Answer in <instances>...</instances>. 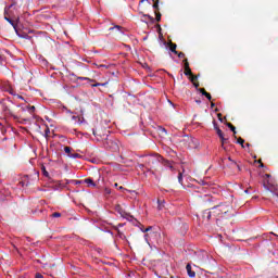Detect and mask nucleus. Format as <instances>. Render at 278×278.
<instances>
[{
	"instance_id": "52",
	"label": "nucleus",
	"mask_w": 278,
	"mask_h": 278,
	"mask_svg": "<svg viewBox=\"0 0 278 278\" xmlns=\"http://www.w3.org/2000/svg\"><path fill=\"white\" fill-rule=\"evenodd\" d=\"M232 132H233V136H236V134H237L236 129H235V131H232Z\"/></svg>"
},
{
	"instance_id": "20",
	"label": "nucleus",
	"mask_w": 278,
	"mask_h": 278,
	"mask_svg": "<svg viewBox=\"0 0 278 278\" xmlns=\"http://www.w3.org/2000/svg\"><path fill=\"white\" fill-rule=\"evenodd\" d=\"M26 108L30 114H34V112H36V106L34 105L33 106L27 105Z\"/></svg>"
},
{
	"instance_id": "33",
	"label": "nucleus",
	"mask_w": 278,
	"mask_h": 278,
	"mask_svg": "<svg viewBox=\"0 0 278 278\" xmlns=\"http://www.w3.org/2000/svg\"><path fill=\"white\" fill-rule=\"evenodd\" d=\"M208 101H212V94L210 92H206L205 96Z\"/></svg>"
},
{
	"instance_id": "53",
	"label": "nucleus",
	"mask_w": 278,
	"mask_h": 278,
	"mask_svg": "<svg viewBox=\"0 0 278 278\" xmlns=\"http://www.w3.org/2000/svg\"><path fill=\"white\" fill-rule=\"evenodd\" d=\"M247 147H251V143H247Z\"/></svg>"
},
{
	"instance_id": "13",
	"label": "nucleus",
	"mask_w": 278,
	"mask_h": 278,
	"mask_svg": "<svg viewBox=\"0 0 278 278\" xmlns=\"http://www.w3.org/2000/svg\"><path fill=\"white\" fill-rule=\"evenodd\" d=\"M190 81L193 84L194 88H199V81H197V76L189 77Z\"/></svg>"
},
{
	"instance_id": "35",
	"label": "nucleus",
	"mask_w": 278,
	"mask_h": 278,
	"mask_svg": "<svg viewBox=\"0 0 278 278\" xmlns=\"http://www.w3.org/2000/svg\"><path fill=\"white\" fill-rule=\"evenodd\" d=\"M204 201H212V195H204Z\"/></svg>"
},
{
	"instance_id": "46",
	"label": "nucleus",
	"mask_w": 278,
	"mask_h": 278,
	"mask_svg": "<svg viewBox=\"0 0 278 278\" xmlns=\"http://www.w3.org/2000/svg\"><path fill=\"white\" fill-rule=\"evenodd\" d=\"M114 28L115 29H123V27H121V26H115Z\"/></svg>"
},
{
	"instance_id": "44",
	"label": "nucleus",
	"mask_w": 278,
	"mask_h": 278,
	"mask_svg": "<svg viewBox=\"0 0 278 278\" xmlns=\"http://www.w3.org/2000/svg\"><path fill=\"white\" fill-rule=\"evenodd\" d=\"M139 168H144V164H138Z\"/></svg>"
},
{
	"instance_id": "41",
	"label": "nucleus",
	"mask_w": 278,
	"mask_h": 278,
	"mask_svg": "<svg viewBox=\"0 0 278 278\" xmlns=\"http://www.w3.org/2000/svg\"><path fill=\"white\" fill-rule=\"evenodd\" d=\"M218 138H219L220 140H223V139L225 138V135L222 134V135L218 136Z\"/></svg>"
},
{
	"instance_id": "10",
	"label": "nucleus",
	"mask_w": 278,
	"mask_h": 278,
	"mask_svg": "<svg viewBox=\"0 0 278 278\" xmlns=\"http://www.w3.org/2000/svg\"><path fill=\"white\" fill-rule=\"evenodd\" d=\"M168 47H169V51H172V53H175V55H177L178 51H177V43H174V42H169L168 43Z\"/></svg>"
},
{
	"instance_id": "42",
	"label": "nucleus",
	"mask_w": 278,
	"mask_h": 278,
	"mask_svg": "<svg viewBox=\"0 0 278 278\" xmlns=\"http://www.w3.org/2000/svg\"><path fill=\"white\" fill-rule=\"evenodd\" d=\"M15 97H17V99H22V100L24 99L23 96H20V94H16V93H15Z\"/></svg>"
},
{
	"instance_id": "31",
	"label": "nucleus",
	"mask_w": 278,
	"mask_h": 278,
	"mask_svg": "<svg viewBox=\"0 0 278 278\" xmlns=\"http://www.w3.org/2000/svg\"><path fill=\"white\" fill-rule=\"evenodd\" d=\"M215 129L217 131V136H222L223 130L220 128H218V126H215Z\"/></svg>"
},
{
	"instance_id": "49",
	"label": "nucleus",
	"mask_w": 278,
	"mask_h": 278,
	"mask_svg": "<svg viewBox=\"0 0 278 278\" xmlns=\"http://www.w3.org/2000/svg\"><path fill=\"white\" fill-rule=\"evenodd\" d=\"M146 1H149V0H140V3H144Z\"/></svg>"
},
{
	"instance_id": "30",
	"label": "nucleus",
	"mask_w": 278,
	"mask_h": 278,
	"mask_svg": "<svg viewBox=\"0 0 278 278\" xmlns=\"http://www.w3.org/2000/svg\"><path fill=\"white\" fill-rule=\"evenodd\" d=\"M60 216H62V214L58 212L52 214V218H60Z\"/></svg>"
},
{
	"instance_id": "32",
	"label": "nucleus",
	"mask_w": 278,
	"mask_h": 278,
	"mask_svg": "<svg viewBox=\"0 0 278 278\" xmlns=\"http://www.w3.org/2000/svg\"><path fill=\"white\" fill-rule=\"evenodd\" d=\"M114 188H118V190H125V187H123V186H119V187H118V184H117V182L114 184Z\"/></svg>"
},
{
	"instance_id": "2",
	"label": "nucleus",
	"mask_w": 278,
	"mask_h": 278,
	"mask_svg": "<svg viewBox=\"0 0 278 278\" xmlns=\"http://www.w3.org/2000/svg\"><path fill=\"white\" fill-rule=\"evenodd\" d=\"M160 162H162V156L157 154L146 157V164L149 168H155Z\"/></svg>"
},
{
	"instance_id": "12",
	"label": "nucleus",
	"mask_w": 278,
	"mask_h": 278,
	"mask_svg": "<svg viewBox=\"0 0 278 278\" xmlns=\"http://www.w3.org/2000/svg\"><path fill=\"white\" fill-rule=\"evenodd\" d=\"M212 216H214V213H212V210L211 211H205L203 213V218H206V220H212Z\"/></svg>"
},
{
	"instance_id": "38",
	"label": "nucleus",
	"mask_w": 278,
	"mask_h": 278,
	"mask_svg": "<svg viewBox=\"0 0 278 278\" xmlns=\"http://www.w3.org/2000/svg\"><path fill=\"white\" fill-rule=\"evenodd\" d=\"M217 118H218V121L223 122V114L218 113Z\"/></svg>"
},
{
	"instance_id": "17",
	"label": "nucleus",
	"mask_w": 278,
	"mask_h": 278,
	"mask_svg": "<svg viewBox=\"0 0 278 278\" xmlns=\"http://www.w3.org/2000/svg\"><path fill=\"white\" fill-rule=\"evenodd\" d=\"M92 86V88H98V86H103V87H105V86H108V83H96V84H93V85H91Z\"/></svg>"
},
{
	"instance_id": "28",
	"label": "nucleus",
	"mask_w": 278,
	"mask_h": 278,
	"mask_svg": "<svg viewBox=\"0 0 278 278\" xmlns=\"http://www.w3.org/2000/svg\"><path fill=\"white\" fill-rule=\"evenodd\" d=\"M164 165L168 166V168L173 170V165L170 164V161H165Z\"/></svg>"
},
{
	"instance_id": "14",
	"label": "nucleus",
	"mask_w": 278,
	"mask_h": 278,
	"mask_svg": "<svg viewBox=\"0 0 278 278\" xmlns=\"http://www.w3.org/2000/svg\"><path fill=\"white\" fill-rule=\"evenodd\" d=\"M152 1H153L152 8L155 10V12H157V10H160V0H152Z\"/></svg>"
},
{
	"instance_id": "29",
	"label": "nucleus",
	"mask_w": 278,
	"mask_h": 278,
	"mask_svg": "<svg viewBox=\"0 0 278 278\" xmlns=\"http://www.w3.org/2000/svg\"><path fill=\"white\" fill-rule=\"evenodd\" d=\"M157 203H159V206H157V208L159 210H162V207H164V201H157Z\"/></svg>"
},
{
	"instance_id": "36",
	"label": "nucleus",
	"mask_w": 278,
	"mask_h": 278,
	"mask_svg": "<svg viewBox=\"0 0 278 278\" xmlns=\"http://www.w3.org/2000/svg\"><path fill=\"white\" fill-rule=\"evenodd\" d=\"M150 236H151V233L147 232V233L144 235V240L149 242Z\"/></svg>"
},
{
	"instance_id": "54",
	"label": "nucleus",
	"mask_w": 278,
	"mask_h": 278,
	"mask_svg": "<svg viewBox=\"0 0 278 278\" xmlns=\"http://www.w3.org/2000/svg\"><path fill=\"white\" fill-rule=\"evenodd\" d=\"M73 118L75 119V118H77V116H73Z\"/></svg>"
},
{
	"instance_id": "19",
	"label": "nucleus",
	"mask_w": 278,
	"mask_h": 278,
	"mask_svg": "<svg viewBox=\"0 0 278 278\" xmlns=\"http://www.w3.org/2000/svg\"><path fill=\"white\" fill-rule=\"evenodd\" d=\"M178 182L184 185V174L181 172L178 174Z\"/></svg>"
},
{
	"instance_id": "22",
	"label": "nucleus",
	"mask_w": 278,
	"mask_h": 278,
	"mask_svg": "<svg viewBox=\"0 0 278 278\" xmlns=\"http://www.w3.org/2000/svg\"><path fill=\"white\" fill-rule=\"evenodd\" d=\"M151 229H153V226H149V227L146 228V229H142V228H141V231H142V233H149V231H151Z\"/></svg>"
},
{
	"instance_id": "48",
	"label": "nucleus",
	"mask_w": 278,
	"mask_h": 278,
	"mask_svg": "<svg viewBox=\"0 0 278 278\" xmlns=\"http://www.w3.org/2000/svg\"><path fill=\"white\" fill-rule=\"evenodd\" d=\"M216 104L214 102L211 103V108H214Z\"/></svg>"
},
{
	"instance_id": "6",
	"label": "nucleus",
	"mask_w": 278,
	"mask_h": 278,
	"mask_svg": "<svg viewBox=\"0 0 278 278\" xmlns=\"http://www.w3.org/2000/svg\"><path fill=\"white\" fill-rule=\"evenodd\" d=\"M115 212H117V214L121 215L122 218H127V216H128L127 212H125V210H123V206H121V204H117L115 206Z\"/></svg>"
},
{
	"instance_id": "39",
	"label": "nucleus",
	"mask_w": 278,
	"mask_h": 278,
	"mask_svg": "<svg viewBox=\"0 0 278 278\" xmlns=\"http://www.w3.org/2000/svg\"><path fill=\"white\" fill-rule=\"evenodd\" d=\"M78 156H79V154H77V153L70 154V157H78Z\"/></svg>"
},
{
	"instance_id": "4",
	"label": "nucleus",
	"mask_w": 278,
	"mask_h": 278,
	"mask_svg": "<svg viewBox=\"0 0 278 278\" xmlns=\"http://www.w3.org/2000/svg\"><path fill=\"white\" fill-rule=\"evenodd\" d=\"M181 142L187 149H194V147H197V143H194V138L192 137L185 136Z\"/></svg>"
},
{
	"instance_id": "5",
	"label": "nucleus",
	"mask_w": 278,
	"mask_h": 278,
	"mask_svg": "<svg viewBox=\"0 0 278 278\" xmlns=\"http://www.w3.org/2000/svg\"><path fill=\"white\" fill-rule=\"evenodd\" d=\"M184 64H185V75L187 77H194V75H192V70H190V63L188 62V59L184 60Z\"/></svg>"
},
{
	"instance_id": "43",
	"label": "nucleus",
	"mask_w": 278,
	"mask_h": 278,
	"mask_svg": "<svg viewBox=\"0 0 278 278\" xmlns=\"http://www.w3.org/2000/svg\"><path fill=\"white\" fill-rule=\"evenodd\" d=\"M99 67H100V68H108V66H105V65H103V64L99 65Z\"/></svg>"
},
{
	"instance_id": "24",
	"label": "nucleus",
	"mask_w": 278,
	"mask_h": 278,
	"mask_svg": "<svg viewBox=\"0 0 278 278\" xmlns=\"http://www.w3.org/2000/svg\"><path fill=\"white\" fill-rule=\"evenodd\" d=\"M198 90H199V92H200L203 97H205L206 93H207V91L205 90V88H200V89H198Z\"/></svg>"
},
{
	"instance_id": "11",
	"label": "nucleus",
	"mask_w": 278,
	"mask_h": 278,
	"mask_svg": "<svg viewBox=\"0 0 278 278\" xmlns=\"http://www.w3.org/2000/svg\"><path fill=\"white\" fill-rule=\"evenodd\" d=\"M85 184H87L89 187L91 188H97V184L94 182V180L92 178H86Z\"/></svg>"
},
{
	"instance_id": "51",
	"label": "nucleus",
	"mask_w": 278,
	"mask_h": 278,
	"mask_svg": "<svg viewBox=\"0 0 278 278\" xmlns=\"http://www.w3.org/2000/svg\"><path fill=\"white\" fill-rule=\"evenodd\" d=\"M260 166H261V168H264V163H261V165H260Z\"/></svg>"
},
{
	"instance_id": "18",
	"label": "nucleus",
	"mask_w": 278,
	"mask_h": 278,
	"mask_svg": "<svg viewBox=\"0 0 278 278\" xmlns=\"http://www.w3.org/2000/svg\"><path fill=\"white\" fill-rule=\"evenodd\" d=\"M41 170L45 177H49V172H47V167H45V165L41 166Z\"/></svg>"
},
{
	"instance_id": "26",
	"label": "nucleus",
	"mask_w": 278,
	"mask_h": 278,
	"mask_svg": "<svg viewBox=\"0 0 278 278\" xmlns=\"http://www.w3.org/2000/svg\"><path fill=\"white\" fill-rule=\"evenodd\" d=\"M230 162H232V164H235V166H237L238 170H241L240 165H238V163H236V161L231 160V157L228 159Z\"/></svg>"
},
{
	"instance_id": "21",
	"label": "nucleus",
	"mask_w": 278,
	"mask_h": 278,
	"mask_svg": "<svg viewBox=\"0 0 278 278\" xmlns=\"http://www.w3.org/2000/svg\"><path fill=\"white\" fill-rule=\"evenodd\" d=\"M64 151H65V153H67L68 157H71V151H73V148H71V147H65V148H64Z\"/></svg>"
},
{
	"instance_id": "25",
	"label": "nucleus",
	"mask_w": 278,
	"mask_h": 278,
	"mask_svg": "<svg viewBox=\"0 0 278 278\" xmlns=\"http://www.w3.org/2000/svg\"><path fill=\"white\" fill-rule=\"evenodd\" d=\"M237 142H238V144H241L242 148H244V139L239 138V139L237 140Z\"/></svg>"
},
{
	"instance_id": "16",
	"label": "nucleus",
	"mask_w": 278,
	"mask_h": 278,
	"mask_svg": "<svg viewBox=\"0 0 278 278\" xmlns=\"http://www.w3.org/2000/svg\"><path fill=\"white\" fill-rule=\"evenodd\" d=\"M154 14L156 16V22L160 23L162 21V13H160L159 11H154Z\"/></svg>"
},
{
	"instance_id": "50",
	"label": "nucleus",
	"mask_w": 278,
	"mask_h": 278,
	"mask_svg": "<svg viewBox=\"0 0 278 278\" xmlns=\"http://www.w3.org/2000/svg\"><path fill=\"white\" fill-rule=\"evenodd\" d=\"M93 136H97V131L92 130Z\"/></svg>"
},
{
	"instance_id": "47",
	"label": "nucleus",
	"mask_w": 278,
	"mask_h": 278,
	"mask_svg": "<svg viewBox=\"0 0 278 278\" xmlns=\"http://www.w3.org/2000/svg\"><path fill=\"white\" fill-rule=\"evenodd\" d=\"M195 103H198V105H200V103H201V100H195Z\"/></svg>"
},
{
	"instance_id": "34",
	"label": "nucleus",
	"mask_w": 278,
	"mask_h": 278,
	"mask_svg": "<svg viewBox=\"0 0 278 278\" xmlns=\"http://www.w3.org/2000/svg\"><path fill=\"white\" fill-rule=\"evenodd\" d=\"M177 55H178V58H186V53H184V52H178Z\"/></svg>"
},
{
	"instance_id": "8",
	"label": "nucleus",
	"mask_w": 278,
	"mask_h": 278,
	"mask_svg": "<svg viewBox=\"0 0 278 278\" xmlns=\"http://www.w3.org/2000/svg\"><path fill=\"white\" fill-rule=\"evenodd\" d=\"M16 17H10L9 15H4V21H7L8 23H10V25H12V27H14V29H16Z\"/></svg>"
},
{
	"instance_id": "40",
	"label": "nucleus",
	"mask_w": 278,
	"mask_h": 278,
	"mask_svg": "<svg viewBox=\"0 0 278 278\" xmlns=\"http://www.w3.org/2000/svg\"><path fill=\"white\" fill-rule=\"evenodd\" d=\"M5 60V56L4 55H0V64L1 62H3Z\"/></svg>"
},
{
	"instance_id": "3",
	"label": "nucleus",
	"mask_w": 278,
	"mask_h": 278,
	"mask_svg": "<svg viewBox=\"0 0 278 278\" xmlns=\"http://www.w3.org/2000/svg\"><path fill=\"white\" fill-rule=\"evenodd\" d=\"M4 16H9L10 18H18L14 3L4 9Z\"/></svg>"
},
{
	"instance_id": "45",
	"label": "nucleus",
	"mask_w": 278,
	"mask_h": 278,
	"mask_svg": "<svg viewBox=\"0 0 278 278\" xmlns=\"http://www.w3.org/2000/svg\"><path fill=\"white\" fill-rule=\"evenodd\" d=\"M147 16L148 18H150V21H153V17H151V15H144Z\"/></svg>"
},
{
	"instance_id": "27",
	"label": "nucleus",
	"mask_w": 278,
	"mask_h": 278,
	"mask_svg": "<svg viewBox=\"0 0 278 278\" xmlns=\"http://www.w3.org/2000/svg\"><path fill=\"white\" fill-rule=\"evenodd\" d=\"M227 140H229L228 138H223L220 139V142H222V147H225V144L227 143Z\"/></svg>"
},
{
	"instance_id": "37",
	"label": "nucleus",
	"mask_w": 278,
	"mask_h": 278,
	"mask_svg": "<svg viewBox=\"0 0 278 278\" xmlns=\"http://www.w3.org/2000/svg\"><path fill=\"white\" fill-rule=\"evenodd\" d=\"M35 278H45V276H42V274L37 273V274L35 275Z\"/></svg>"
},
{
	"instance_id": "1",
	"label": "nucleus",
	"mask_w": 278,
	"mask_h": 278,
	"mask_svg": "<svg viewBox=\"0 0 278 278\" xmlns=\"http://www.w3.org/2000/svg\"><path fill=\"white\" fill-rule=\"evenodd\" d=\"M211 210L214 218H231V216H233V214H231L233 210L231 204L220 203L213 206Z\"/></svg>"
},
{
	"instance_id": "7",
	"label": "nucleus",
	"mask_w": 278,
	"mask_h": 278,
	"mask_svg": "<svg viewBox=\"0 0 278 278\" xmlns=\"http://www.w3.org/2000/svg\"><path fill=\"white\" fill-rule=\"evenodd\" d=\"M3 90L4 92H9V94H12L13 97H16V91H14V88H12V85H4Z\"/></svg>"
},
{
	"instance_id": "23",
	"label": "nucleus",
	"mask_w": 278,
	"mask_h": 278,
	"mask_svg": "<svg viewBox=\"0 0 278 278\" xmlns=\"http://www.w3.org/2000/svg\"><path fill=\"white\" fill-rule=\"evenodd\" d=\"M226 125L230 130L236 131V126H233V124L227 123Z\"/></svg>"
},
{
	"instance_id": "55",
	"label": "nucleus",
	"mask_w": 278,
	"mask_h": 278,
	"mask_svg": "<svg viewBox=\"0 0 278 278\" xmlns=\"http://www.w3.org/2000/svg\"><path fill=\"white\" fill-rule=\"evenodd\" d=\"M170 278H175V277L172 276Z\"/></svg>"
},
{
	"instance_id": "15",
	"label": "nucleus",
	"mask_w": 278,
	"mask_h": 278,
	"mask_svg": "<svg viewBox=\"0 0 278 278\" xmlns=\"http://www.w3.org/2000/svg\"><path fill=\"white\" fill-rule=\"evenodd\" d=\"M77 79L79 81H91V83H94L96 80L94 79H91V78H88V77H77Z\"/></svg>"
},
{
	"instance_id": "9",
	"label": "nucleus",
	"mask_w": 278,
	"mask_h": 278,
	"mask_svg": "<svg viewBox=\"0 0 278 278\" xmlns=\"http://www.w3.org/2000/svg\"><path fill=\"white\" fill-rule=\"evenodd\" d=\"M186 270H187L189 277H191V278L197 277V273H194V271L192 270V266H191L190 264H187Z\"/></svg>"
}]
</instances>
